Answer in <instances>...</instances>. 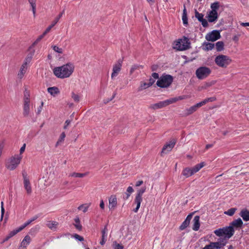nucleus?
I'll return each instance as SVG.
<instances>
[{"mask_svg": "<svg viewBox=\"0 0 249 249\" xmlns=\"http://www.w3.org/2000/svg\"><path fill=\"white\" fill-rule=\"evenodd\" d=\"M74 70V65L68 63L62 66L54 68L53 71L57 77L63 79L69 77L73 73Z\"/></svg>", "mask_w": 249, "mask_h": 249, "instance_id": "f257e3e1", "label": "nucleus"}, {"mask_svg": "<svg viewBox=\"0 0 249 249\" xmlns=\"http://www.w3.org/2000/svg\"><path fill=\"white\" fill-rule=\"evenodd\" d=\"M27 69V67H26L23 65H21V66L20 68L18 74V77L19 78L21 79L23 77L24 74L25 73V72L26 71Z\"/></svg>", "mask_w": 249, "mask_h": 249, "instance_id": "c85d7f7f", "label": "nucleus"}, {"mask_svg": "<svg viewBox=\"0 0 249 249\" xmlns=\"http://www.w3.org/2000/svg\"><path fill=\"white\" fill-rule=\"evenodd\" d=\"M152 76L154 79H156L159 78V74L157 73H156V72L153 73L152 74Z\"/></svg>", "mask_w": 249, "mask_h": 249, "instance_id": "338daca9", "label": "nucleus"}, {"mask_svg": "<svg viewBox=\"0 0 249 249\" xmlns=\"http://www.w3.org/2000/svg\"><path fill=\"white\" fill-rule=\"evenodd\" d=\"M219 7V3L218 2H215L211 4V11H217V10Z\"/></svg>", "mask_w": 249, "mask_h": 249, "instance_id": "79ce46f5", "label": "nucleus"}, {"mask_svg": "<svg viewBox=\"0 0 249 249\" xmlns=\"http://www.w3.org/2000/svg\"><path fill=\"white\" fill-rule=\"evenodd\" d=\"M193 227L192 228L193 230L196 231L198 230L200 224H199V216H195L193 219Z\"/></svg>", "mask_w": 249, "mask_h": 249, "instance_id": "b1692460", "label": "nucleus"}, {"mask_svg": "<svg viewBox=\"0 0 249 249\" xmlns=\"http://www.w3.org/2000/svg\"><path fill=\"white\" fill-rule=\"evenodd\" d=\"M89 206L88 204H84L80 205L78 207V209L79 210H82L84 213H86L88 211Z\"/></svg>", "mask_w": 249, "mask_h": 249, "instance_id": "58836bf2", "label": "nucleus"}, {"mask_svg": "<svg viewBox=\"0 0 249 249\" xmlns=\"http://www.w3.org/2000/svg\"><path fill=\"white\" fill-rule=\"evenodd\" d=\"M155 82V80L152 78H150L149 80V84L150 85V86H151Z\"/></svg>", "mask_w": 249, "mask_h": 249, "instance_id": "774afa93", "label": "nucleus"}, {"mask_svg": "<svg viewBox=\"0 0 249 249\" xmlns=\"http://www.w3.org/2000/svg\"><path fill=\"white\" fill-rule=\"evenodd\" d=\"M240 215L245 221H249V211L247 210H243L240 213Z\"/></svg>", "mask_w": 249, "mask_h": 249, "instance_id": "393cba45", "label": "nucleus"}, {"mask_svg": "<svg viewBox=\"0 0 249 249\" xmlns=\"http://www.w3.org/2000/svg\"><path fill=\"white\" fill-rule=\"evenodd\" d=\"M176 143V140L173 139L169 142L166 143L162 148L161 155L162 156L163 154H166L169 152L171 151L174 147Z\"/></svg>", "mask_w": 249, "mask_h": 249, "instance_id": "f8f14e48", "label": "nucleus"}, {"mask_svg": "<svg viewBox=\"0 0 249 249\" xmlns=\"http://www.w3.org/2000/svg\"><path fill=\"white\" fill-rule=\"evenodd\" d=\"M182 21H183V23L184 24H187V11H186V9L185 6L184 7V9L183 11V15H182Z\"/></svg>", "mask_w": 249, "mask_h": 249, "instance_id": "4c0bfd02", "label": "nucleus"}, {"mask_svg": "<svg viewBox=\"0 0 249 249\" xmlns=\"http://www.w3.org/2000/svg\"><path fill=\"white\" fill-rule=\"evenodd\" d=\"M52 48H53V50L59 54H62L63 53L64 50L62 48L59 47L58 46L56 45H53L52 46Z\"/></svg>", "mask_w": 249, "mask_h": 249, "instance_id": "e433bc0d", "label": "nucleus"}, {"mask_svg": "<svg viewBox=\"0 0 249 249\" xmlns=\"http://www.w3.org/2000/svg\"><path fill=\"white\" fill-rule=\"evenodd\" d=\"M88 175V173H79L76 172H73L69 174V176L74 178H82Z\"/></svg>", "mask_w": 249, "mask_h": 249, "instance_id": "c756f323", "label": "nucleus"}, {"mask_svg": "<svg viewBox=\"0 0 249 249\" xmlns=\"http://www.w3.org/2000/svg\"><path fill=\"white\" fill-rule=\"evenodd\" d=\"M221 37L220 33L218 31L213 30L211 33L207 34L206 39L208 41H215L219 39Z\"/></svg>", "mask_w": 249, "mask_h": 249, "instance_id": "ddd939ff", "label": "nucleus"}, {"mask_svg": "<svg viewBox=\"0 0 249 249\" xmlns=\"http://www.w3.org/2000/svg\"><path fill=\"white\" fill-rule=\"evenodd\" d=\"M117 206V198L116 195H112L108 198V208L110 210H114Z\"/></svg>", "mask_w": 249, "mask_h": 249, "instance_id": "2eb2a0df", "label": "nucleus"}, {"mask_svg": "<svg viewBox=\"0 0 249 249\" xmlns=\"http://www.w3.org/2000/svg\"><path fill=\"white\" fill-rule=\"evenodd\" d=\"M145 191H146V187H144L141 189H139L137 191V194L136 195V196L140 197H142V195L145 192Z\"/></svg>", "mask_w": 249, "mask_h": 249, "instance_id": "f704fd0d", "label": "nucleus"}, {"mask_svg": "<svg viewBox=\"0 0 249 249\" xmlns=\"http://www.w3.org/2000/svg\"><path fill=\"white\" fill-rule=\"evenodd\" d=\"M71 97L74 101L77 102L79 101L80 98H79V95L75 94L73 92H72L71 94Z\"/></svg>", "mask_w": 249, "mask_h": 249, "instance_id": "3c124183", "label": "nucleus"}, {"mask_svg": "<svg viewBox=\"0 0 249 249\" xmlns=\"http://www.w3.org/2000/svg\"><path fill=\"white\" fill-rule=\"evenodd\" d=\"M31 59H32V56H28L27 57L23 63L22 64V65L26 66V67H28V65L30 63L31 61Z\"/></svg>", "mask_w": 249, "mask_h": 249, "instance_id": "de8ad7c7", "label": "nucleus"}, {"mask_svg": "<svg viewBox=\"0 0 249 249\" xmlns=\"http://www.w3.org/2000/svg\"><path fill=\"white\" fill-rule=\"evenodd\" d=\"M214 44L211 43H207L206 44V50H210L213 49L214 48Z\"/></svg>", "mask_w": 249, "mask_h": 249, "instance_id": "603ef678", "label": "nucleus"}, {"mask_svg": "<svg viewBox=\"0 0 249 249\" xmlns=\"http://www.w3.org/2000/svg\"><path fill=\"white\" fill-rule=\"evenodd\" d=\"M215 100V98L214 97H210V98H206V99H204V100H203L202 101H201L198 103H197L195 105L193 106L190 107L189 108H186V109H185L184 110V115L185 116H188L189 115H191L192 113H193L194 112L196 111V110L199 107H201L204 106L208 102H213Z\"/></svg>", "mask_w": 249, "mask_h": 249, "instance_id": "39448f33", "label": "nucleus"}, {"mask_svg": "<svg viewBox=\"0 0 249 249\" xmlns=\"http://www.w3.org/2000/svg\"><path fill=\"white\" fill-rule=\"evenodd\" d=\"M0 204H1V217H0V220H2V219H3V216H4L5 210H4V206H3V205H4L3 202L1 201Z\"/></svg>", "mask_w": 249, "mask_h": 249, "instance_id": "09e8293b", "label": "nucleus"}, {"mask_svg": "<svg viewBox=\"0 0 249 249\" xmlns=\"http://www.w3.org/2000/svg\"><path fill=\"white\" fill-rule=\"evenodd\" d=\"M30 101L28 99H26V100L24 101L23 114L25 117L28 116L30 114Z\"/></svg>", "mask_w": 249, "mask_h": 249, "instance_id": "f3484780", "label": "nucleus"}, {"mask_svg": "<svg viewBox=\"0 0 249 249\" xmlns=\"http://www.w3.org/2000/svg\"><path fill=\"white\" fill-rule=\"evenodd\" d=\"M122 62L123 61L120 59L113 65L112 68V72L111 75V78L112 79H113L114 78H115L121 71L122 67Z\"/></svg>", "mask_w": 249, "mask_h": 249, "instance_id": "9b49d317", "label": "nucleus"}, {"mask_svg": "<svg viewBox=\"0 0 249 249\" xmlns=\"http://www.w3.org/2000/svg\"><path fill=\"white\" fill-rule=\"evenodd\" d=\"M142 201V197H140L138 196H135L134 201V204H135L136 205V207L135 208H134L133 210V211L134 213H137L139 209L140 208L141 202Z\"/></svg>", "mask_w": 249, "mask_h": 249, "instance_id": "a211bd4d", "label": "nucleus"}, {"mask_svg": "<svg viewBox=\"0 0 249 249\" xmlns=\"http://www.w3.org/2000/svg\"><path fill=\"white\" fill-rule=\"evenodd\" d=\"M243 225V222L241 218H239L237 219L233 220L231 222L230 226H231V227L233 228V227L235 228H241Z\"/></svg>", "mask_w": 249, "mask_h": 249, "instance_id": "412c9836", "label": "nucleus"}, {"mask_svg": "<svg viewBox=\"0 0 249 249\" xmlns=\"http://www.w3.org/2000/svg\"><path fill=\"white\" fill-rule=\"evenodd\" d=\"M216 81L214 80L205 82L203 84V85L201 87H199V90L206 89L214 85Z\"/></svg>", "mask_w": 249, "mask_h": 249, "instance_id": "4be33fe9", "label": "nucleus"}, {"mask_svg": "<svg viewBox=\"0 0 249 249\" xmlns=\"http://www.w3.org/2000/svg\"><path fill=\"white\" fill-rule=\"evenodd\" d=\"M112 247H113V249H124V246L118 243L116 241L113 242V243L112 244Z\"/></svg>", "mask_w": 249, "mask_h": 249, "instance_id": "c03bdc74", "label": "nucleus"}, {"mask_svg": "<svg viewBox=\"0 0 249 249\" xmlns=\"http://www.w3.org/2000/svg\"><path fill=\"white\" fill-rule=\"evenodd\" d=\"M37 216H35L34 217H33L32 218H31V219H29L28 220V221H27L23 225H21V226H20V228H22V230L23 229H24L26 226H27L28 225H29L30 224H31L33 221H35V220H36L37 218Z\"/></svg>", "mask_w": 249, "mask_h": 249, "instance_id": "473e14b6", "label": "nucleus"}, {"mask_svg": "<svg viewBox=\"0 0 249 249\" xmlns=\"http://www.w3.org/2000/svg\"><path fill=\"white\" fill-rule=\"evenodd\" d=\"M200 22H201L202 25L204 27H207L208 25V22L205 19H203Z\"/></svg>", "mask_w": 249, "mask_h": 249, "instance_id": "4d7b16f0", "label": "nucleus"}, {"mask_svg": "<svg viewBox=\"0 0 249 249\" xmlns=\"http://www.w3.org/2000/svg\"><path fill=\"white\" fill-rule=\"evenodd\" d=\"M218 18L217 11H211L208 15V18L210 22L215 21Z\"/></svg>", "mask_w": 249, "mask_h": 249, "instance_id": "aec40b11", "label": "nucleus"}, {"mask_svg": "<svg viewBox=\"0 0 249 249\" xmlns=\"http://www.w3.org/2000/svg\"><path fill=\"white\" fill-rule=\"evenodd\" d=\"M23 184L25 189L28 194H30L32 193V188L29 179L26 175L23 174Z\"/></svg>", "mask_w": 249, "mask_h": 249, "instance_id": "dca6fc26", "label": "nucleus"}, {"mask_svg": "<svg viewBox=\"0 0 249 249\" xmlns=\"http://www.w3.org/2000/svg\"><path fill=\"white\" fill-rule=\"evenodd\" d=\"M126 192L129 194H131L134 192V190L132 187L129 186L127 188Z\"/></svg>", "mask_w": 249, "mask_h": 249, "instance_id": "680f3d73", "label": "nucleus"}, {"mask_svg": "<svg viewBox=\"0 0 249 249\" xmlns=\"http://www.w3.org/2000/svg\"><path fill=\"white\" fill-rule=\"evenodd\" d=\"M70 123H71V121L68 120H66L65 122L64 129H66L67 128L68 125L70 124Z\"/></svg>", "mask_w": 249, "mask_h": 249, "instance_id": "052dcab7", "label": "nucleus"}, {"mask_svg": "<svg viewBox=\"0 0 249 249\" xmlns=\"http://www.w3.org/2000/svg\"><path fill=\"white\" fill-rule=\"evenodd\" d=\"M31 238L30 236L26 235L21 243V246L26 248L30 243Z\"/></svg>", "mask_w": 249, "mask_h": 249, "instance_id": "bb28decb", "label": "nucleus"}, {"mask_svg": "<svg viewBox=\"0 0 249 249\" xmlns=\"http://www.w3.org/2000/svg\"><path fill=\"white\" fill-rule=\"evenodd\" d=\"M73 236L74 237V238L75 239H76V240H79L80 241H83L84 240V238L82 236H80V235H78L77 234H74L73 235Z\"/></svg>", "mask_w": 249, "mask_h": 249, "instance_id": "864d4df0", "label": "nucleus"}, {"mask_svg": "<svg viewBox=\"0 0 249 249\" xmlns=\"http://www.w3.org/2000/svg\"><path fill=\"white\" fill-rule=\"evenodd\" d=\"M74 222H75V223L74 224V225L75 227V228L77 230L81 231L82 230V226L80 224V221L79 218L78 217H76L74 219Z\"/></svg>", "mask_w": 249, "mask_h": 249, "instance_id": "2f4dec72", "label": "nucleus"}, {"mask_svg": "<svg viewBox=\"0 0 249 249\" xmlns=\"http://www.w3.org/2000/svg\"><path fill=\"white\" fill-rule=\"evenodd\" d=\"M22 155H15L9 157L5 161V167L10 171L15 170L20 164Z\"/></svg>", "mask_w": 249, "mask_h": 249, "instance_id": "7ed1b4c3", "label": "nucleus"}, {"mask_svg": "<svg viewBox=\"0 0 249 249\" xmlns=\"http://www.w3.org/2000/svg\"><path fill=\"white\" fill-rule=\"evenodd\" d=\"M47 90L51 95L53 96L59 93V89L56 87H50L48 88Z\"/></svg>", "mask_w": 249, "mask_h": 249, "instance_id": "a878e982", "label": "nucleus"}, {"mask_svg": "<svg viewBox=\"0 0 249 249\" xmlns=\"http://www.w3.org/2000/svg\"><path fill=\"white\" fill-rule=\"evenodd\" d=\"M44 36H42V35L39 36L37 39L33 43V45L35 46L37 44Z\"/></svg>", "mask_w": 249, "mask_h": 249, "instance_id": "5fc2aeb1", "label": "nucleus"}, {"mask_svg": "<svg viewBox=\"0 0 249 249\" xmlns=\"http://www.w3.org/2000/svg\"><path fill=\"white\" fill-rule=\"evenodd\" d=\"M64 12V10H63L59 15L56 17L54 21L53 22L52 24L50 25V27L52 28L59 21V19L62 17L63 13Z\"/></svg>", "mask_w": 249, "mask_h": 249, "instance_id": "c9c22d12", "label": "nucleus"}, {"mask_svg": "<svg viewBox=\"0 0 249 249\" xmlns=\"http://www.w3.org/2000/svg\"><path fill=\"white\" fill-rule=\"evenodd\" d=\"M26 147V144L24 143L20 149V154L19 155H21V154L24 152Z\"/></svg>", "mask_w": 249, "mask_h": 249, "instance_id": "bf43d9fd", "label": "nucleus"}, {"mask_svg": "<svg viewBox=\"0 0 249 249\" xmlns=\"http://www.w3.org/2000/svg\"><path fill=\"white\" fill-rule=\"evenodd\" d=\"M102 239L100 242V244L102 246H103L105 244V243L107 241V228L106 226L102 230Z\"/></svg>", "mask_w": 249, "mask_h": 249, "instance_id": "5701e85b", "label": "nucleus"}, {"mask_svg": "<svg viewBox=\"0 0 249 249\" xmlns=\"http://www.w3.org/2000/svg\"><path fill=\"white\" fill-rule=\"evenodd\" d=\"M187 98L188 96L186 95H182L178 97L172 98L163 101H160L156 104H152L150 105V108L154 110L161 108L171 104L176 103L179 100H184L187 99Z\"/></svg>", "mask_w": 249, "mask_h": 249, "instance_id": "f03ea898", "label": "nucleus"}, {"mask_svg": "<svg viewBox=\"0 0 249 249\" xmlns=\"http://www.w3.org/2000/svg\"><path fill=\"white\" fill-rule=\"evenodd\" d=\"M22 231V228H20V227L18 228L17 229L14 230L9 232L8 234V235L11 238L14 235H15L16 234H17L18 232Z\"/></svg>", "mask_w": 249, "mask_h": 249, "instance_id": "ea45409f", "label": "nucleus"}, {"mask_svg": "<svg viewBox=\"0 0 249 249\" xmlns=\"http://www.w3.org/2000/svg\"><path fill=\"white\" fill-rule=\"evenodd\" d=\"M214 233L218 236L224 237L225 239L230 238L234 233V230L231 227V226L220 228L214 231Z\"/></svg>", "mask_w": 249, "mask_h": 249, "instance_id": "20e7f679", "label": "nucleus"}, {"mask_svg": "<svg viewBox=\"0 0 249 249\" xmlns=\"http://www.w3.org/2000/svg\"><path fill=\"white\" fill-rule=\"evenodd\" d=\"M203 16L202 14L199 13L196 10L195 11V17L199 21L204 19Z\"/></svg>", "mask_w": 249, "mask_h": 249, "instance_id": "49530a36", "label": "nucleus"}, {"mask_svg": "<svg viewBox=\"0 0 249 249\" xmlns=\"http://www.w3.org/2000/svg\"><path fill=\"white\" fill-rule=\"evenodd\" d=\"M192 214L188 215L186 218L185 220L183 222L181 225L179 227L180 230H183L186 228L189 225L191 219L192 218Z\"/></svg>", "mask_w": 249, "mask_h": 249, "instance_id": "6ab92c4d", "label": "nucleus"}, {"mask_svg": "<svg viewBox=\"0 0 249 249\" xmlns=\"http://www.w3.org/2000/svg\"><path fill=\"white\" fill-rule=\"evenodd\" d=\"M138 66L136 65H133L132 66L130 70V74H132L135 70L137 69Z\"/></svg>", "mask_w": 249, "mask_h": 249, "instance_id": "e2e57ef3", "label": "nucleus"}, {"mask_svg": "<svg viewBox=\"0 0 249 249\" xmlns=\"http://www.w3.org/2000/svg\"><path fill=\"white\" fill-rule=\"evenodd\" d=\"M225 244L226 243L223 241L211 242L210 244L205 246L203 249H220L222 247H224Z\"/></svg>", "mask_w": 249, "mask_h": 249, "instance_id": "4468645a", "label": "nucleus"}, {"mask_svg": "<svg viewBox=\"0 0 249 249\" xmlns=\"http://www.w3.org/2000/svg\"><path fill=\"white\" fill-rule=\"evenodd\" d=\"M215 46L217 51H222L224 49V43L222 41H218L216 43Z\"/></svg>", "mask_w": 249, "mask_h": 249, "instance_id": "72a5a7b5", "label": "nucleus"}, {"mask_svg": "<svg viewBox=\"0 0 249 249\" xmlns=\"http://www.w3.org/2000/svg\"><path fill=\"white\" fill-rule=\"evenodd\" d=\"M100 207L103 210L105 208V204L103 200H101L100 201Z\"/></svg>", "mask_w": 249, "mask_h": 249, "instance_id": "0e129e2a", "label": "nucleus"}, {"mask_svg": "<svg viewBox=\"0 0 249 249\" xmlns=\"http://www.w3.org/2000/svg\"><path fill=\"white\" fill-rule=\"evenodd\" d=\"M142 183H143L142 180H138L136 182L135 185L136 187H139V186H141Z\"/></svg>", "mask_w": 249, "mask_h": 249, "instance_id": "69168bd1", "label": "nucleus"}, {"mask_svg": "<svg viewBox=\"0 0 249 249\" xmlns=\"http://www.w3.org/2000/svg\"><path fill=\"white\" fill-rule=\"evenodd\" d=\"M66 137V134H65V132H62L60 136H59V138L58 140V141H57L56 144H55V146L56 147H57L58 145H59L62 142H63V141H64V139H65V138Z\"/></svg>", "mask_w": 249, "mask_h": 249, "instance_id": "7c9ffc66", "label": "nucleus"}, {"mask_svg": "<svg viewBox=\"0 0 249 249\" xmlns=\"http://www.w3.org/2000/svg\"><path fill=\"white\" fill-rule=\"evenodd\" d=\"M205 165V163L204 162H202L199 164H196L191 168L186 167L183 170L182 172V175L184 176L186 178H189V177L194 175L195 173L199 171Z\"/></svg>", "mask_w": 249, "mask_h": 249, "instance_id": "6e6552de", "label": "nucleus"}, {"mask_svg": "<svg viewBox=\"0 0 249 249\" xmlns=\"http://www.w3.org/2000/svg\"><path fill=\"white\" fill-rule=\"evenodd\" d=\"M150 87V86L148 83L142 82L141 83V85L139 87V90H142L146 89L147 88Z\"/></svg>", "mask_w": 249, "mask_h": 249, "instance_id": "37998d69", "label": "nucleus"}, {"mask_svg": "<svg viewBox=\"0 0 249 249\" xmlns=\"http://www.w3.org/2000/svg\"><path fill=\"white\" fill-rule=\"evenodd\" d=\"M43 105H44L43 102L42 101L41 102L40 106L37 108V112H36V113L37 114H39L41 113V112L42 111V107H43Z\"/></svg>", "mask_w": 249, "mask_h": 249, "instance_id": "6e6d98bb", "label": "nucleus"}, {"mask_svg": "<svg viewBox=\"0 0 249 249\" xmlns=\"http://www.w3.org/2000/svg\"><path fill=\"white\" fill-rule=\"evenodd\" d=\"M173 82V77L170 75H163L157 82V85L160 88L168 87Z\"/></svg>", "mask_w": 249, "mask_h": 249, "instance_id": "9d476101", "label": "nucleus"}, {"mask_svg": "<svg viewBox=\"0 0 249 249\" xmlns=\"http://www.w3.org/2000/svg\"><path fill=\"white\" fill-rule=\"evenodd\" d=\"M236 210L235 208H231L229 209L227 211L225 212L224 213L228 215L232 216L235 213Z\"/></svg>", "mask_w": 249, "mask_h": 249, "instance_id": "a18cd8bd", "label": "nucleus"}, {"mask_svg": "<svg viewBox=\"0 0 249 249\" xmlns=\"http://www.w3.org/2000/svg\"><path fill=\"white\" fill-rule=\"evenodd\" d=\"M211 72V70L207 67H200L196 70V77L199 80H203L207 78Z\"/></svg>", "mask_w": 249, "mask_h": 249, "instance_id": "1a4fd4ad", "label": "nucleus"}, {"mask_svg": "<svg viewBox=\"0 0 249 249\" xmlns=\"http://www.w3.org/2000/svg\"><path fill=\"white\" fill-rule=\"evenodd\" d=\"M57 224L58 223L55 221H50L47 224V226L50 229L53 230L56 228Z\"/></svg>", "mask_w": 249, "mask_h": 249, "instance_id": "a19ab883", "label": "nucleus"}, {"mask_svg": "<svg viewBox=\"0 0 249 249\" xmlns=\"http://www.w3.org/2000/svg\"><path fill=\"white\" fill-rule=\"evenodd\" d=\"M28 1L32 8L34 17H35L36 15V0H28Z\"/></svg>", "mask_w": 249, "mask_h": 249, "instance_id": "cd10ccee", "label": "nucleus"}, {"mask_svg": "<svg viewBox=\"0 0 249 249\" xmlns=\"http://www.w3.org/2000/svg\"><path fill=\"white\" fill-rule=\"evenodd\" d=\"M190 44L189 39L184 37L175 41L173 44V48L178 51H183L189 48Z\"/></svg>", "mask_w": 249, "mask_h": 249, "instance_id": "423d86ee", "label": "nucleus"}, {"mask_svg": "<svg viewBox=\"0 0 249 249\" xmlns=\"http://www.w3.org/2000/svg\"><path fill=\"white\" fill-rule=\"evenodd\" d=\"M52 28L50 26L46 29L44 32L42 34L43 36H45L51 30Z\"/></svg>", "mask_w": 249, "mask_h": 249, "instance_id": "13d9d810", "label": "nucleus"}, {"mask_svg": "<svg viewBox=\"0 0 249 249\" xmlns=\"http://www.w3.org/2000/svg\"><path fill=\"white\" fill-rule=\"evenodd\" d=\"M214 62L219 67L226 68L231 63V59L227 55L220 54L216 56Z\"/></svg>", "mask_w": 249, "mask_h": 249, "instance_id": "0eeeda50", "label": "nucleus"}, {"mask_svg": "<svg viewBox=\"0 0 249 249\" xmlns=\"http://www.w3.org/2000/svg\"><path fill=\"white\" fill-rule=\"evenodd\" d=\"M5 146V142L4 141H1L0 142V157L1 158L2 151Z\"/></svg>", "mask_w": 249, "mask_h": 249, "instance_id": "8fccbe9b", "label": "nucleus"}]
</instances>
